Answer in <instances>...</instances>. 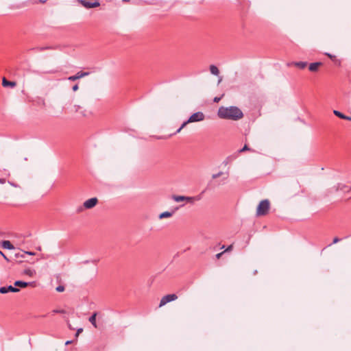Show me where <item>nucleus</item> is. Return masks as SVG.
Here are the masks:
<instances>
[{
    "instance_id": "obj_1",
    "label": "nucleus",
    "mask_w": 351,
    "mask_h": 351,
    "mask_svg": "<svg viewBox=\"0 0 351 351\" xmlns=\"http://www.w3.org/2000/svg\"><path fill=\"white\" fill-rule=\"evenodd\" d=\"M217 116L220 119L237 121L243 117V113L237 106H221L217 111Z\"/></svg>"
},
{
    "instance_id": "obj_2",
    "label": "nucleus",
    "mask_w": 351,
    "mask_h": 351,
    "mask_svg": "<svg viewBox=\"0 0 351 351\" xmlns=\"http://www.w3.org/2000/svg\"><path fill=\"white\" fill-rule=\"evenodd\" d=\"M270 207V203L268 199L262 200L256 209V215L257 216H264L268 213L269 209Z\"/></svg>"
},
{
    "instance_id": "obj_3",
    "label": "nucleus",
    "mask_w": 351,
    "mask_h": 351,
    "mask_svg": "<svg viewBox=\"0 0 351 351\" xmlns=\"http://www.w3.org/2000/svg\"><path fill=\"white\" fill-rule=\"evenodd\" d=\"M172 199L176 202L186 201V202L193 204L194 203L195 201H198L201 199V196L197 195L194 197H188L182 195H173Z\"/></svg>"
},
{
    "instance_id": "obj_4",
    "label": "nucleus",
    "mask_w": 351,
    "mask_h": 351,
    "mask_svg": "<svg viewBox=\"0 0 351 351\" xmlns=\"http://www.w3.org/2000/svg\"><path fill=\"white\" fill-rule=\"evenodd\" d=\"M204 118L205 116L204 113L202 112H197L195 113H193L187 121L183 122L182 127H185L189 123L203 121Z\"/></svg>"
},
{
    "instance_id": "obj_5",
    "label": "nucleus",
    "mask_w": 351,
    "mask_h": 351,
    "mask_svg": "<svg viewBox=\"0 0 351 351\" xmlns=\"http://www.w3.org/2000/svg\"><path fill=\"white\" fill-rule=\"evenodd\" d=\"M178 299V295L175 293L173 294H168L165 296H163L160 302L159 307H162L168 302L174 301Z\"/></svg>"
},
{
    "instance_id": "obj_6",
    "label": "nucleus",
    "mask_w": 351,
    "mask_h": 351,
    "mask_svg": "<svg viewBox=\"0 0 351 351\" xmlns=\"http://www.w3.org/2000/svg\"><path fill=\"white\" fill-rule=\"evenodd\" d=\"M80 3L84 8L89 9L93 8H97L100 5V3L98 0L95 1L94 2H89L84 0H80Z\"/></svg>"
},
{
    "instance_id": "obj_7",
    "label": "nucleus",
    "mask_w": 351,
    "mask_h": 351,
    "mask_svg": "<svg viewBox=\"0 0 351 351\" xmlns=\"http://www.w3.org/2000/svg\"><path fill=\"white\" fill-rule=\"evenodd\" d=\"M97 202H98V199L97 197H92L90 199L86 200L84 202L83 206H84V208L86 209H90V208H93V207H95L97 205Z\"/></svg>"
},
{
    "instance_id": "obj_8",
    "label": "nucleus",
    "mask_w": 351,
    "mask_h": 351,
    "mask_svg": "<svg viewBox=\"0 0 351 351\" xmlns=\"http://www.w3.org/2000/svg\"><path fill=\"white\" fill-rule=\"evenodd\" d=\"M90 75L89 72H83V71H79L77 72L75 75H72L68 77V80L69 81H75L77 80H79L82 77L88 76Z\"/></svg>"
},
{
    "instance_id": "obj_9",
    "label": "nucleus",
    "mask_w": 351,
    "mask_h": 351,
    "mask_svg": "<svg viewBox=\"0 0 351 351\" xmlns=\"http://www.w3.org/2000/svg\"><path fill=\"white\" fill-rule=\"evenodd\" d=\"M307 64H308L307 62H303V61L291 62H288L287 64V66H294L299 68L300 69H305L306 67Z\"/></svg>"
},
{
    "instance_id": "obj_10",
    "label": "nucleus",
    "mask_w": 351,
    "mask_h": 351,
    "mask_svg": "<svg viewBox=\"0 0 351 351\" xmlns=\"http://www.w3.org/2000/svg\"><path fill=\"white\" fill-rule=\"evenodd\" d=\"M322 62H316L311 63L308 66V69L311 72H317L319 70V68L322 65Z\"/></svg>"
},
{
    "instance_id": "obj_11",
    "label": "nucleus",
    "mask_w": 351,
    "mask_h": 351,
    "mask_svg": "<svg viewBox=\"0 0 351 351\" xmlns=\"http://www.w3.org/2000/svg\"><path fill=\"white\" fill-rule=\"evenodd\" d=\"M34 282H26L21 280H16L14 282V285L15 287H19L21 288L27 287L28 285L33 284Z\"/></svg>"
},
{
    "instance_id": "obj_12",
    "label": "nucleus",
    "mask_w": 351,
    "mask_h": 351,
    "mask_svg": "<svg viewBox=\"0 0 351 351\" xmlns=\"http://www.w3.org/2000/svg\"><path fill=\"white\" fill-rule=\"evenodd\" d=\"M326 55L330 58V59L334 62V64L337 66H341V62L339 59H337L335 56H333L330 53H326Z\"/></svg>"
},
{
    "instance_id": "obj_13",
    "label": "nucleus",
    "mask_w": 351,
    "mask_h": 351,
    "mask_svg": "<svg viewBox=\"0 0 351 351\" xmlns=\"http://www.w3.org/2000/svg\"><path fill=\"white\" fill-rule=\"evenodd\" d=\"M2 85L4 87H7V86L14 87L16 86V83L14 82L8 81L5 77H3V80H2Z\"/></svg>"
},
{
    "instance_id": "obj_14",
    "label": "nucleus",
    "mask_w": 351,
    "mask_h": 351,
    "mask_svg": "<svg viewBox=\"0 0 351 351\" xmlns=\"http://www.w3.org/2000/svg\"><path fill=\"white\" fill-rule=\"evenodd\" d=\"M1 245L5 249H8V250L14 249L13 245L9 241H3L1 243Z\"/></svg>"
},
{
    "instance_id": "obj_15",
    "label": "nucleus",
    "mask_w": 351,
    "mask_h": 351,
    "mask_svg": "<svg viewBox=\"0 0 351 351\" xmlns=\"http://www.w3.org/2000/svg\"><path fill=\"white\" fill-rule=\"evenodd\" d=\"M74 111L75 112H80V114L82 115V117H86V110H80L82 109V107L80 106H78V105H75L74 107Z\"/></svg>"
},
{
    "instance_id": "obj_16",
    "label": "nucleus",
    "mask_w": 351,
    "mask_h": 351,
    "mask_svg": "<svg viewBox=\"0 0 351 351\" xmlns=\"http://www.w3.org/2000/svg\"><path fill=\"white\" fill-rule=\"evenodd\" d=\"M174 213V211H165L160 214L159 219H164L171 217Z\"/></svg>"
},
{
    "instance_id": "obj_17",
    "label": "nucleus",
    "mask_w": 351,
    "mask_h": 351,
    "mask_svg": "<svg viewBox=\"0 0 351 351\" xmlns=\"http://www.w3.org/2000/svg\"><path fill=\"white\" fill-rule=\"evenodd\" d=\"M210 71L213 75H219V71L215 65L210 66Z\"/></svg>"
},
{
    "instance_id": "obj_18",
    "label": "nucleus",
    "mask_w": 351,
    "mask_h": 351,
    "mask_svg": "<svg viewBox=\"0 0 351 351\" xmlns=\"http://www.w3.org/2000/svg\"><path fill=\"white\" fill-rule=\"evenodd\" d=\"M96 317H97V313H94L90 317H89V322L93 325L95 328H97V323H96Z\"/></svg>"
},
{
    "instance_id": "obj_19",
    "label": "nucleus",
    "mask_w": 351,
    "mask_h": 351,
    "mask_svg": "<svg viewBox=\"0 0 351 351\" xmlns=\"http://www.w3.org/2000/svg\"><path fill=\"white\" fill-rule=\"evenodd\" d=\"M23 273L29 276H33L36 274V271L34 269H27L24 270Z\"/></svg>"
},
{
    "instance_id": "obj_20",
    "label": "nucleus",
    "mask_w": 351,
    "mask_h": 351,
    "mask_svg": "<svg viewBox=\"0 0 351 351\" xmlns=\"http://www.w3.org/2000/svg\"><path fill=\"white\" fill-rule=\"evenodd\" d=\"M7 289H8V293L9 291L10 292H13V293H16V292H19L20 290L19 289L16 288V287H14L12 285H10L8 287H7Z\"/></svg>"
},
{
    "instance_id": "obj_21",
    "label": "nucleus",
    "mask_w": 351,
    "mask_h": 351,
    "mask_svg": "<svg viewBox=\"0 0 351 351\" xmlns=\"http://www.w3.org/2000/svg\"><path fill=\"white\" fill-rule=\"evenodd\" d=\"M333 113L335 116L338 117L340 119H344L346 115L341 113V112L334 110Z\"/></svg>"
},
{
    "instance_id": "obj_22",
    "label": "nucleus",
    "mask_w": 351,
    "mask_h": 351,
    "mask_svg": "<svg viewBox=\"0 0 351 351\" xmlns=\"http://www.w3.org/2000/svg\"><path fill=\"white\" fill-rule=\"evenodd\" d=\"M26 254L34 256L36 254L34 252H33L23 251L22 254L21 255H17V256H21L22 258H25Z\"/></svg>"
},
{
    "instance_id": "obj_23",
    "label": "nucleus",
    "mask_w": 351,
    "mask_h": 351,
    "mask_svg": "<svg viewBox=\"0 0 351 351\" xmlns=\"http://www.w3.org/2000/svg\"><path fill=\"white\" fill-rule=\"evenodd\" d=\"M65 289V287L63 285H59L58 287H56V290L58 291V292H62L64 291Z\"/></svg>"
},
{
    "instance_id": "obj_24",
    "label": "nucleus",
    "mask_w": 351,
    "mask_h": 351,
    "mask_svg": "<svg viewBox=\"0 0 351 351\" xmlns=\"http://www.w3.org/2000/svg\"><path fill=\"white\" fill-rule=\"evenodd\" d=\"M0 293L5 294L8 293L7 287H0Z\"/></svg>"
},
{
    "instance_id": "obj_25",
    "label": "nucleus",
    "mask_w": 351,
    "mask_h": 351,
    "mask_svg": "<svg viewBox=\"0 0 351 351\" xmlns=\"http://www.w3.org/2000/svg\"><path fill=\"white\" fill-rule=\"evenodd\" d=\"M222 174H223V172H222V171H219V173H217L213 174V176H212V178H213V179H216V178H217L220 177Z\"/></svg>"
},
{
    "instance_id": "obj_26",
    "label": "nucleus",
    "mask_w": 351,
    "mask_h": 351,
    "mask_svg": "<svg viewBox=\"0 0 351 351\" xmlns=\"http://www.w3.org/2000/svg\"><path fill=\"white\" fill-rule=\"evenodd\" d=\"M52 312L53 313H66V311L63 309H60V310L55 309V310H53Z\"/></svg>"
},
{
    "instance_id": "obj_27",
    "label": "nucleus",
    "mask_w": 351,
    "mask_h": 351,
    "mask_svg": "<svg viewBox=\"0 0 351 351\" xmlns=\"http://www.w3.org/2000/svg\"><path fill=\"white\" fill-rule=\"evenodd\" d=\"M52 49V47H39V48H37V50L38 51H43L44 50H46V49Z\"/></svg>"
},
{
    "instance_id": "obj_28",
    "label": "nucleus",
    "mask_w": 351,
    "mask_h": 351,
    "mask_svg": "<svg viewBox=\"0 0 351 351\" xmlns=\"http://www.w3.org/2000/svg\"><path fill=\"white\" fill-rule=\"evenodd\" d=\"M247 150H250V148L247 147V145H245L244 147L240 150V152L247 151Z\"/></svg>"
},
{
    "instance_id": "obj_29",
    "label": "nucleus",
    "mask_w": 351,
    "mask_h": 351,
    "mask_svg": "<svg viewBox=\"0 0 351 351\" xmlns=\"http://www.w3.org/2000/svg\"><path fill=\"white\" fill-rule=\"evenodd\" d=\"M341 241V239H340L339 238H338V237H335V238L333 239L332 244H335V243H338V242H339V241Z\"/></svg>"
},
{
    "instance_id": "obj_30",
    "label": "nucleus",
    "mask_w": 351,
    "mask_h": 351,
    "mask_svg": "<svg viewBox=\"0 0 351 351\" xmlns=\"http://www.w3.org/2000/svg\"><path fill=\"white\" fill-rule=\"evenodd\" d=\"M184 127H182V124L181 125V126L176 130V132L173 134H176L179 132H180V131L184 128Z\"/></svg>"
},
{
    "instance_id": "obj_31",
    "label": "nucleus",
    "mask_w": 351,
    "mask_h": 351,
    "mask_svg": "<svg viewBox=\"0 0 351 351\" xmlns=\"http://www.w3.org/2000/svg\"><path fill=\"white\" fill-rule=\"evenodd\" d=\"M79 88L78 84H75L72 87V90L73 91H77Z\"/></svg>"
},
{
    "instance_id": "obj_32",
    "label": "nucleus",
    "mask_w": 351,
    "mask_h": 351,
    "mask_svg": "<svg viewBox=\"0 0 351 351\" xmlns=\"http://www.w3.org/2000/svg\"><path fill=\"white\" fill-rule=\"evenodd\" d=\"M224 253V252H220V253H218L217 254H216V258H220L221 256L223 255V254Z\"/></svg>"
},
{
    "instance_id": "obj_33",
    "label": "nucleus",
    "mask_w": 351,
    "mask_h": 351,
    "mask_svg": "<svg viewBox=\"0 0 351 351\" xmlns=\"http://www.w3.org/2000/svg\"><path fill=\"white\" fill-rule=\"evenodd\" d=\"M232 245H229V246L226 248V250L224 252H229V251H231V250H232Z\"/></svg>"
},
{
    "instance_id": "obj_34",
    "label": "nucleus",
    "mask_w": 351,
    "mask_h": 351,
    "mask_svg": "<svg viewBox=\"0 0 351 351\" xmlns=\"http://www.w3.org/2000/svg\"><path fill=\"white\" fill-rule=\"evenodd\" d=\"M83 331L82 328H80L77 330L76 335H78L80 332Z\"/></svg>"
},
{
    "instance_id": "obj_35",
    "label": "nucleus",
    "mask_w": 351,
    "mask_h": 351,
    "mask_svg": "<svg viewBox=\"0 0 351 351\" xmlns=\"http://www.w3.org/2000/svg\"><path fill=\"white\" fill-rule=\"evenodd\" d=\"M345 120H348V121H351V117H348V116H346L344 118Z\"/></svg>"
},
{
    "instance_id": "obj_36",
    "label": "nucleus",
    "mask_w": 351,
    "mask_h": 351,
    "mask_svg": "<svg viewBox=\"0 0 351 351\" xmlns=\"http://www.w3.org/2000/svg\"><path fill=\"white\" fill-rule=\"evenodd\" d=\"M5 182V179L0 178V183L1 184H4Z\"/></svg>"
},
{
    "instance_id": "obj_37",
    "label": "nucleus",
    "mask_w": 351,
    "mask_h": 351,
    "mask_svg": "<svg viewBox=\"0 0 351 351\" xmlns=\"http://www.w3.org/2000/svg\"><path fill=\"white\" fill-rule=\"evenodd\" d=\"M0 254H1L5 260L8 261L6 256H5V254L1 251H0Z\"/></svg>"
},
{
    "instance_id": "obj_38",
    "label": "nucleus",
    "mask_w": 351,
    "mask_h": 351,
    "mask_svg": "<svg viewBox=\"0 0 351 351\" xmlns=\"http://www.w3.org/2000/svg\"><path fill=\"white\" fill-rule=\"evenodd\" d=\"M219 100H220V98H219V97H215V98H214V101H215V102H218Z\"/></svg>"
},
{
    "instance_id": "obj_39",
    "label": "nucleus",
    "mask_w": 351,
    "mask_h": 351,
    "mask_svg": "<svg viewBox=\"0 0 351 351\" xmlns=\"http://www.w3.org/2000/svg\"><path fill=\"white\" fill-rule=\"evenodd\" d=\"M47 0H38L40 3H45Z\"/></svg>"
},
{
    "instance_id": "obj_40",
    "label": "nucleus",
    "mask_w": 351,
    "mask_h": 351,
    "mask_svg": "<svg viewBox=\"0 0 351 351\" xmlns=\"http://www.w3.org/2000/svg\"><path fill=\"white\" fill-rule=\"evenodd\" d=\"M71 342H72L71 341H67L65 343V344H66V345H69V344L71 343Z\"/></svg>"
},
{
    "instance_id": "obj_41",
    "label": "nucleus",
    "mask_w": 351,
    "mask_h": 351,
    "mask_svg": "<svg viewBox=\"0 0 351 351\" xmlns=\"http://www.w3.org/2000/svg\"><path fill=\"white\" fill-rule=\"evenodd\" d=\"M82 210H83V208H82V207H80V208H79L77 209V211H78V212H80V211H82Z\"/></svg>"
},
{
    "instance_id": "obj_42",
    "label": "nucleus",
    "mask_w": 351,
    "mask_h": 351,
    "mask_svg": "<svg viewBox=\"0 0 351 351\" xmlns=\"http://www.w3.org/2000/svg\"><path fill=\"white\" fill-rule=\"evenodd\" d=\"M257 274V271H256V270H255V271H254V274L255 275V274Z\"/></svg>"
},
{
    "instance_id": "obj_43",
    "label": "nucleus",
    "mask_w": 351,
    "mask_h": 351,
    "mask_svg": "<svg viewBox=\"0 0 351 351\" xmlns=\"http://www.w3.org/2000/svg\"><path fill=\"white\" fill-rule=\"evenodd\" d=\"M38 250L40 251V250H41V247H39L38 248Z\"/></svg>"
}]
</instances>
